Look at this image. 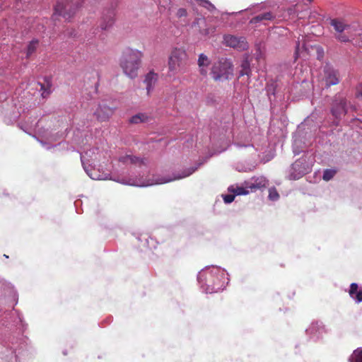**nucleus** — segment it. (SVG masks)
<instances>
[{"instance_id": "f8f14e48", "label": "nucleus", "mask_w": 362, "mask_h": 362, "mask_svg": "<svg viewBox=\"0 0 362 362\" xmlns=\"http://www.w3.org/2000/svg\"><path fill=\"white\" fill-rule=\"evenodd\" d=\"M115 109V107L107 105L105 102H102L98 105L94 115L98 120L106 121L112 115Z\"/></svg>"}, {"instance_id": "a18cd8bd", "label": "nucleus", "mask_w": 362, "mask_h": 362, "mask_svg": "<svg viewBox=\"0 0 362 362\" xmlns=\"http://www.w3.org/2000/svg\"><path fill=\"white\" fill-rule=\"evenodd\" d=\"M302 49H306L305 45L304 43L302 45Z\"/></svg>"}, {"instance_id": "a211bd4d", "label": "nucleus", "mask_w": 362, "mask_h": 362, "mask_svg": "<svg viewBox=\"0 0 362 362\" xmlns=\"http://www.w3.org/2000/svg\"><path fill=\"white\" fill-rule=\"evenodd\" d=\"M305 125V123H302L301 125L298 126L297 132L293 135V151L295 155L299 154L302 151L301 147V129Z\"/></svg>"}, {"instance_id": "4be33fe9", "label": "nucleus", "mask_w": 362, "mask_h": 362, "mask_svg": "<svg viewBox=\"0 0 362 362\" xmlns=\"http://www.w3.org/2000/svg\"><path fill=\"white\" fill-rule=\"evenodd\" d=\"M330 24L336 30V32L339 33H341L346 28H349V25L345 23L343 20L338 18L331 20Z\"/></svg>"}, {"instance_id": "bb28decb", "label": "nucleus", "mask_w": 362, "mask_h": 362, "mask_svg": "<svg viewBox=\"0 0 362 362\" xmlns=\"http://www.w3.org/2000/svg\"><path fill=\"white\" fill-rule=\"evenodd\" d=\"M158 6L160 9H164L168 14H170L173 8V2L171 0H159Z\"/></svg>"}, {"instance_id": "c03bdc74", "label": "nucleus", "mask_w": 362, "mask_h": 362, "mask_svg": "<svg viewBox=\"0 0 362 362\" xmlns=\"http://www.w3.org/2000/svg\"><path fill=\"white\" fill-rule=\"evenodd\" d=\"M237 147H242L243 146L240 145V144L237 143L235 144Z\"/></svg>"}, {"instance_id": "393cba45", "label": "nucleus", "mask_w": 362, "mask_h": 362, "mask_svg": "<svg viewBox=\"0 0 362 362\" xmlns=\"http://www.w3.org/2000/svg\"><path fill=\"white\" fill-rule=\"evenodd\" d=\"M43 137L45 138L47 141H44L43 139H38V141L41 143L42 146H44L46 149H49L51 147L55 146L54 145H51L49 141H56L58 139V136L57 134H47L43 135Z\"/></svg>"}, {"instance_id": "c756f323", "label": "nucleus", "mask_w": 362, "mask_h": 362, "mask_svg": "<svg viewBox=\"0 0 362 362\" xmlns=\"http://www.w3.org/2000/svg\"><path fill=\"white\" fill-rule=\"evenodd\" d=\"M263 7H264V5L262 4H257L251 6L250 7H249L248 8H247L245 10H242V11L238 12L237 13H240L243 12L244 11H250L253 13H255V12H258V11H260L261 10H262Z\"/></svg>"}, {"instance_id": "ea45409f", "label": "nucleus", "mask_w": 362, "mask_h": 362, "mask_svg": "<svg viewBox=\"0 0 362 362\" xmlns=\"http://www.w3.org/2000/svg\"><path fill=\"white\" fill-rule=\"evenodd\" d=\"M300 40H298V42L296 43V53L298 52L300 50Z\"/></svg>"}, {"instance_id": "412c9836", "label": "nucleus", "mask_w": 362, "mask_h": 362, "mask_svg": "<svg viewBox=\"0 0 362 362\" xmlns=\"http://www.w3.org/2000/svg\"><path fill=\"white\" fill-rule=\"evenodd\" d=\"M274 18L275 15H274L272 12H266L255 16L250 20V23L251 24H256L264 21H272L274 19Z\"/></svg>"}, {"instance_id": "79ce46f5", "label": "nucleus", "mask_w": 362, "mask_h": 362, "mask_svg": "<svg viewBox=\"0 0 362 362\" xmlns=\"http://www.w3.org/2000/svg\"><path fill=\"white\" fill-rule=\"evenodd\" d=\"M70 37L75 36L76 34L74 33V30H71L69 34Z\"/></svg>"}, {"instance_id": "1a4fd4ad", "label": "nucleus", "mask_w": 362, "mask_h": 362, "mask_svg": "<svg viewBox=\"0 0 362 362\" xmlns=\"http://www.w3.org/2000/svg\"><path fill=\"white\" fill-rule=\"evenodd\" d=\"M223 42L226 46L233 47L239 51H244L248 48V43L243 37L225 35L223 36Z\"/></svg>"}, {"instance_id": "2f4dec72", "label": "nucleus", "mask_w": 362, "mask_h": 362, "mask_svg": "<svg viewBox=\"0 0 362 362\" xmlns=\"http://www.w3.org/2000/svg\"><path fill=\"white\" fill-rule=\"evenodd\" d=\"M38 122H31L30 124H21V128L25 132L30 134V131L35 130Z\"/></svg>"}, {"instance_id": "c85d7f7f", "label": "nucleus", "mask_w": 362, "mask_h": 362, "mask_svg": "<svg viewBox=\"0 0 362 362\" xmlns=\"http://www.w3.org/2000/svg\"><path fill=\"white\" fill-rule=\"evenodd\" d=\"M349 360L350 362H362V348L356 349Z\"/></svg>"}, {"instance_id": "6e6552de", "label": "nucleus", "mask_w": 362, "mask_h": 362, "mask_svg": "<svg viewBox=\"0 0 362 362\" xmlns=\"http://www.w3.org/2000/svg\"><path fill=\"white\" fill-rule=\"evenodd\" d=\"M322 81L325 87L337 85L339 83V73L330 64H326L323 66Z\"/></svg>"}, {"instance_id": "dca6fc26", "label": "nucleus", "mask_w": 362, "mask_h": 362, "mask_svg": "<svg viewBox=\"0 0 362 362\" xmlns=\"http://www.w3.org/2000/svg\"><path fill=\"white\" fill-rule=\"evenodd\" d=\"M115 13L113 10H108L103 15L100 23L102 30H107L111 28L115 23Z\"/></svg>"}, {"instance_id": "aec40b11", "label": "nucleus", "mask_w": 362, "mask_h": 362, "mask_svg": "<svg viewBox=\"0 0 362 362\" xmlns=\"http://www.w3.org/2000/svg\"><path fill=\"white\" fill-rule=\"evenodd\" d=\"M349 294L356 303L362 302V288H359L356 283L351 284Z\"/></svg>"}, {"instance_id": "a19ab883", "label": "nucleus", "mask_w": 362, "mask_h": 362, "mask_svg": "<svg viewBox=\"0 0 362 362\" xmlns=\"http://www.w3.org/2000/svg\"><path fill=\"white\" fill-rule=\"evenodd\" d=\"M145 241H146V244L148 245H149V242L150 241L153 242V239L152 238H145Z\"/></svg>"}, {"instance_id": "f257e3e1", "label": "nucleus", "mask_w": 362, "mask_h": 362, "mask_svg": "<svg viewBox=\"0 0 362 362\" xmlns=\"http://www.w3.org/2000/svg\"><path fill=\"white\" fill-rule=\"evenodd\" d=\"M118 161L124 165H129L130 172L127 175L110 177V179L123 185L136 187H148L185 178L194 173L201 165L199 163L196 166L185 168L182 172L173 173L172 176L153 175L151 177L146 158L126 154L120 156Z\"/></svg>"}, {"instance_id": "4468645a", "label": "nucleus", "mask_w": 362, "mask_h": 362, "mask_svg": "<svg viewBox=\"0 0 362 362\" xmlns=\"http://www.w3.org/2000/svg\"><path fill=\"white\" fill-rule=\"evenodd\" d=\"M92 163L83 165V168L86 174L92 179L95 180H102L108 179V175L100 172L98 169L93 167Z\"/></svg>"}, {"instance_id": "cd10ccee", "label": "nucleus", "mask_w": 362, "mask_h": 362, "mask_svg": "<svg viewBox=\"0 0 362 362\" xmlns=\"http://www.w3.org/2000/svg\"><path fill=\"white\" fill-rule=\"evenodd\" d=\"M38 40H33L30 42L27 47V52H26V57L28 58L33 53L35 52V51L37 49V47L38 45Z\"/></svg>"}, {"instance_id": "20e7f679", "label": "nucleus", "mask_w": 362, "mask_h": 362, "mask_svg": "<svg viewBox=\"0 0 362 362\" xmlns=\"http://www.w3.org/2000/svg\"><path fill=\"white\" fill-rule=\"evenodd\" d=\"M315 163L313 153L307 152L301 158L296 160L288 169L286 177L290 180H296L309 173Z\"/></svg>"}, {"instance_id": "f704fd0d", "label": "nucleus", "mask_w": 362, "mask_h": 362, "mask_svg": "<svg viewBox=\"0 0 362 362\" xmlns=\"http://www.w3.org/2000/svg\"><path fill=\"white\" fill-rule=\"evenodd\" d=\"M40 86H41L40 90L42 91V96L43 98H46L51 93V86L49 85H47V86H45V85H42V84H40Z\"/></svg>"}, {"instance_id": "473e14b6", "label": "nucleus", "mask_w": 362, "mask_h": 362, "mask_svg": "<svg viewBox=\"0 0 362 362\" xmlns=\"http://www.w3.org/2000/svg\"><path fill=\"white\" fill-rule=\"evenodd\" d=\"M269 199L272 201H277L279 198V194L274 187L269 189Z\"/></svg>"}, {"instance_id": "5701e85b", "label": "nucleus", "mask_w": 362, "mask_h": 362, "mask_svg": "<svg viewBox=\"0 0 362 362\" xmlns=\"http://www.w3.org/2000/svg\"><path fill=\"white\" fill-rule=\"evenodd\" d=\"M240 71L239 72V76H247L250 77L251 74L250 63L247 57L244 58L240 64Z\"/></svg>"}, {"instance_id": "ddd939ff", "label": "nucleus", "mask_w": 362, "mask_h": 362, "mask_svg": "<svg viewBox=\"0 0 362 362\" xmlns=\"http://www.w3.org/2000/svg\"><path fill=\"white\" fill-rule=\"evenodd\" d=\"M99 150L98 148H90L85 151L84 153L81 154L82 165L90 163L95 164L96 161L99 160Z\"/></svg>"}, {"instance_id": "a878e982", "label": "nucleus", "mask_w": 362, "mask_h": 362, "mask_svg": "<svg viewBox=\"0 0 362 362\" xmlns=\"http://www.w3.org/2000/svg\"><path fill=\"white\" fill-rule=\"evenodd\" d=\"M148 119V116L146 113H138L133 115L129 121L132 124H139L147 122Z\"/></svg>"}, {"instance_id": "423d86ee", "label": "nucleus", "mask_w": 362, "mask_h": 362, "mask_svg": "<svg viewBox=\"0 0 362 362\" xmlns=\"http://www.w3.org/2000/svg\"><path fill=\"white\" fill-rule=\"evenodd\" d=\"M81 3H74L72 1L61 0L59 1L55 7L53 18L62 16L66 20L70 19L79 8Z\"/></svg>"}, {"instance_id": "e433bc0d", "label": "nucleus", "mask_w": 362, "mask_h": 362, "mask_svg": "<svg viewBox=\"0 0 362 362\" xmlns=\"http://www.w3.org/2000/svg\"><path fill=\"white\" fill-rule=\"evenodd\" d=\"M336 38L340 41V42H349V38L348 36L345 35H342L341 33H339V35H338Z\"/></svg>"}, {"instance_id": "7c9ffc66", "label": "nucleus", "mask_w": 362, "mask_h": 362, "mask_svg": "<svg viewBox=\"0 0 362 362\" xmlns=\"http://www.w3.org/2000/svg\"><path fill=\"white\" fill-rule=\"evenodd\" d=\"M336 171L332 169H327L323 173V180L326 181L330 180L335 175Z\"/></svg>"}, {"instance_id": "0eeeda50", "label": "nucleus", "mask_w": 362, "mask_h": 362, "mask_svg": "<svg viewBox=\"0 0 362 362\" xmlns=\"http://www.w3.org/2000/svg\"><path fill=\"white\" fill-rule=\"evenodd\" d=\"M349 108L354 111L356 110L355 105L350 103L348 105V102L345 98L340 95L334 96L332 104L331 112L336 119H339L343 115H345Z\"/></svg>"}, {"instance_id": "7ed1b4c3", "label": "nucleus", "mask_w": 362, "mask_h": 362, "mask_svg": "<svg viewBox=\"0 0 362 362\" xmlns=\"http://www.w3.org/2000/svg\"><path fill=\"white\" fill-rule=\"evenodd\" d=\"M143 53L137 49L127 48L122 52L119 65L124 74L133 79L138 76Z\"/></svg>"}, {"instance_id": "c9c22d12", "label": "nucleus", "mask_w": 362, "mask_h": 362, "mask_svg": "<svg viewBox=\"0 0 362 362\" xmlns=\"http://www.w3.org/2000/svg\"><path fill=\"white\" fill-rule=\"evenodd\" d=\"M222 197L226 204H230L235 199V194H223Z\"/></svg>"}, {"instance_id": "9b49d317", "label": "nucleus", "mask_w": 362, "mask_h": 362, "mask_svg": "<svg viewBox=\"0 0 362 362\" xmlns=\"http://www.w3.org/2000/svg\"><path fill=\"white\" fill-rule=\"evenodd\" d=\"M310 339L316 341L322 337L326 333V329L322 322H313L305 330Z\"/></svg>"}, {"instance_id": "b1692460", "label": "nucleus", "mask_w": 362, "mask_h": 362, "mask_svg": "<svg viewBox=\"0 0 362 362\" xmlns=\"http://www.w3.org/2000/svg\"><path fill=\"white\" fill-rule=\"evenodd\" d=\"M228 191L232 192L235 195H246L250 193V190L249 188H247V185L245 187L243 186H230L228 187Z\"/></svg>"}, {"instance_id": "72a5a7b5", "label": "nucleus", "mask_w": 362, "mask_h": 362, "mask_svg": "<svg viewBox=\"0 0 362 362\" xmlns=\"http://www.w3.org/2000/svg\"><path fill=\"white\" fill-rule=\"evenodd\" d=\"M175 15L177 18H186L188 16V12L185 8H179Z\"/></svg>"}, {"instance_id": "49530a36", "label": "nucleus", "mask_w": 362, "mask_h": 362, "mask_svg": "<svg viewBox=\"0 0 362 362\" xmlns=\"http://www.w3.org/2000/svg\"><path fill=\"white\" fill-rule=\"evenodd\" d=\"M138 240H139V241H141V238L140 236H139V237H138Z\"/></svg>"}, {"instance_id": "9d476101", "label": "nucleus", "mask_w": 362, "mask_h": 362, "mask_svg": "<svg viewBox=\"0 0 362 362\" xmlns=\"http://www.w3.org/2000/svg\"><path fill=\"white\" fill-rule=\"evenodd\" d=\"M185 57L186 54L184 51L177 49L173 50L169 58V70L173 73L177 72L180 68Z\"/></svg>"}, {"instance_id": "4c0bfd02", "label": "nucleus", "mask_w": 362, "mask_h": 362, "mask_svg": "<svg viewBox=\"0 0 362 362\" xmlns=\"http://www.w3.org/2000/svg\"><path fill=\"white\" fill-rule=\"evenodd\" d=\"M356 95L357 98H362V82L359 83V85L356 87Z\"/></svg>"}, {"instance_id": "58836bf2", "label": "nucleus", "mask_w": 362, "mask_h": 362, "mask_svg": "<svg viewBox=\"0 0 362 362\" xmlns=\"http://www.w3.org/2000/svg\"><path fill=\"white\" fill-rule=\"evenodd\" d=\"M15 313L16 314L18 322H16V325L18 324H21L23 325V316L17 310L15 311Z\"/></svg>"}, {"instance_id": "6ab92c4d", "label": "nucleus", "mask_w": 362, "mask_h": 362, "mask_svg": "<svg viewBox=\"0 0 362 362\" xmlns=\"http://www.w3.org/2000/svg\"><path fill=\"white\" fill-rule=\"evenodd\" d=\"M210 64H211V61L206 54L202 53L199 55V58L197 60V64L199 68V73L202 76H205L207 75L208 66L210 65Z\"/></svg>"}, {"instance_id": "f03ea898", "label": "nucleus", "mask_w": 362, "mask_h": 362, "mask_svg": "<svg viewBox=\"0 0 362 362\" xmlns=\"http://www.w3.org/2000/svg\"><path fill=\"white\" fill-rule=\"evenodd\" d=\"M228 274L224 269L216 266H207L197 274V281L202 291L214 293L223 291L228 284Z\"/></svg>"}, {"instance_id": "2eb2a0df", "label": "nucleus", "mask_w": 362, "mask_h": 362, "mask_svg": "<svg viewBox=\"0 0 362 362\" xmlns=\"http://www.w3.org/2000/svg\"><path fill=\"white\" fill-rule=\"evenodd\" d=\"M267 180L262 176L257 177H252L250 180L245 182L247 185V188H249L250 192L265 187L267 185Z\"/></svg>"}, {"instance_id": "37998d69", "label": "nucleus", "mask_w": 362, "mask_h": 362, "mask_svg": "<svg viewBox=\"0 0 362 362\" xmlns=\"http://www.w3.org/2000/svg\"><path fill=\"white\" fill-rule=\"evenodd\" d=\"M187 3L189 4H193V0H187Z\"/></svg>"}, {"instance_id": "39448f33", "label": "nucleus", "mask_w": 362, "mask_h": 362, "mask_svg": "<svg viewBox=\"0 0 362 362\" xmlns=\"http://www.w3.org/2000/svg\"><path fill=\"white\" fill-rule=\"evenodd\" d=\"M233 74V64L230 59L221 58L211 68V75L217 81H224Z\"/></svg>"}, {"instance_id": "f3484780", "label": "nucleus", "mask_w": 362, "mask_h": 362, "mask_svg": "<svg viewBox=\"0 0 362 362\" xmlns=\"http://www.w3.org/2000/svg\"><path fill=\"white\" fill-rule=\"evenodd\" d=\"M158 74L153 71H149L145 76L144 83L146 84L147 95H149L154 89L155 85L158 81Z\"/></svg>"}]
</instances>
